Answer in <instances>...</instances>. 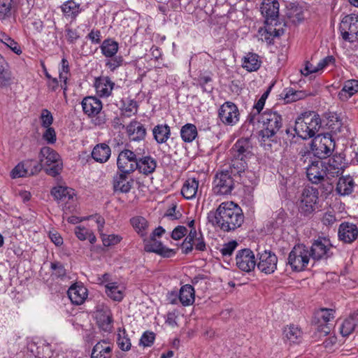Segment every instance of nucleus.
<instances>
[{"label":"nucleus","instance_id":"5","mask_svg":"<svg viewBox=\"0 0 358 358\" xmlns=\"http://www.w3.org/2000/svg\"><path fill=\"white\" fill-rule=\"evenodd\" d=\"M40 163L43 164L46 168V173L51 176H56L61 172L63 164L59 154L50 147H43L40 152Z\"/></svg>","mask_w":358,"mask_h":358},{"label":"nucleus","instance_id":"24","mask_svg":"<svg viewBox=\"0 0 358 358\" xmlns=\"http://www.w3.org/2000/svg\"><path fill=\"white\" fill-rule=\"evenodd\" d=\"M130 174L120 171L116 173L113 178V189L115 192L128 193L131 190L134 180L128 179Z\"/></svg>","mask_w":358,"mask_h":358},{"label":"nucleus","instance_id":"56","mask_svg":"<svg viewBox=\"0 0 358 358\" xmlns=\"http://www.w3.org/2000/svg\"><path fill=\"white\" fill-rule=\"evenodd\" d=\"M41 126L43 127H50L53 122V117L50 111L48 109H43L41 117Z\"/></svg>","mask_w":358,"mask_h":358},{"label":"nucleus","instance_id":"37","mask_svg":"<svg viewBox=\"0 0 358 358\" xmlns=\"http://www.w3.org/2000/svg\"><path fill=\"white\" fill-rule=\"evenodd\" d=\"M302 334L301 329L294 324L285 327L283 330L284 338L290 343H299L302 340Z\"/></svg>","mask_w":358,"mask_h":358},{"label":"nucleus","instance_id":"33","mask_svg":"<svg viewBox=\"0 0 358 358\" xmlns=\"http://www.w3.org/2000/svg\"><path fill=\"white\" fill-rule=\"evenodd\" d=\"M178 299L180 302L184 306H188L193 304L195 299L194 288L188 284L182 286L180 289Z\"/></svg>","mask_w":358,"mask_h":358},{"label":"nucleus","instance_id":"6","mask_svg":"<svg viewBox=\"0 0 358 358\" xmlns=\"http://www.w3.org/2000/svg\"><path fill=\"white\" fill-rule=\"evenodd\" d=\"M335 148V142L329 134H320L314 138L311 149L315 156L319 159L329 157Z\"/></svg>","mask_w":358,"mask_h":358},{"label":"nucleus","instance_id":"50","mask_svg":"<svg viewBox=\"0 0 358 358\" xmlns=\"http://www.w3.org/2000/svg\"><path fill=\"white\" fill-rule=\"evenodd\" d=\"M24 167L28 171V176L38 173L42 169V164L37 161L33 159H27L23 161Z\"/></svg>","mask_w":358,"mask_h":358},{"label":"nucleus","instance_id":"54","mask_svg":"<svg viewBox=\"0 0 358 358\" xmlns=\"http://www.w3.org/2000/svg\"><path fill=\"white\" fill-rule=\"evenodd\" d=\"M13 0H0V19L4 20L11 14Z\"/></svg>","mask_w":358,"mask_h":358},{"label":"nucleus","instance_id":"53","mask_svg":"<svg viewBox=\"0 0 358 358\" xmlns=\"http://www.w3.org/2000/svg\"><path fill=\"white\" fill-rule=\"evenodd\" d=\"M112 346L106 341L98 342L93 348L92 352L105 353L111 355Z\"/></svg>","mask_w":358,"mask_h":358},{"label":"nucleus","instance_id":"64","mask_svg":"<svg viewBox=\"0 0 358 358\" xmlns=\"http://www.w3.org/2000/svg\"><path fill=\"white\" fill-rule=\"evenodd\" d=\"M322 223L326 226H332L336 222V217L334 212L325 213L322 219Z\"/></svg>","mask_w":358,"mask_h":358},{"label":"nucleus","instance_id":"35","mask_svg":"<svg viewBox=\"0 0 358 358\" xmlns=\"http://www.w3.org/2000/svg\"><path fill=\"white\" fill-rule=\"evenodd\" d=\"M307 94L303 90H295L292 87L285 88L280 94L285 103H292L306 98Z\"/></svg>","mask_w":358,"mask_h":358},{"label":"nucleus","instance_id":"40","mask_svg":"<svg viewBox=\"0 0 358 358\" xmlns=\"http://www.w3.org/2000/svg\"><path fill=\"white\" fill-rule=\"evenodd\" d=\"M155 140L157 143L162 144L167 141L171 136L170 127L164 124H157L152 129Z\"/></svg>","mask_w":358,"mask_h":358},{"label":"nucleus","instance_id":"1","mask_svg":"<svg viewBox=\"0 0 358 358\" xmlns=\"http://www.w3.org/2000/svg\"><path fill=\"white\" fill-rule=\"evenodd\" d=\"M208 220L224 232L234 231L244 222L241 207L233 201L222 202L213 212L208 214Z\"/></svg>","mask_w":358,"mask_h":358},{"label":"nucleus","instance_id":"12","mask_svg":"<svg viewBox=\"0 0 358 358\" xmlns=\"http://www.w3.org/2000/svg\"><path fill=\"white\" fill-rule=\"evenodd\" d=\"M239 117L237 106L231 101L224 102L218 110V117L225 125H235L239 121Z\"/></svg>","mask_w":358,"mask_h":358},{"label":"nucleus","instance_id":"61","mask_svg":"<svg viewBox=\"0 0 358 358\" xmlns=\"http://www.w3.org/2000/svg\"><path fill=\"white\" fill-rule=\"evenodd\" d=\"M61 69L59 70V78L61 80L64 81V85L66 84L67 81V73L69 71V62L66 59L63 58L61 62Z\"/></svg>","mask_w":358,"mask_h":358},{"label":"nucleus","instance_id":"52","mask_svg":"<svg viewBox=\"0 0 358 358\" xmlns=\"http://www.w3.org/2000/svg\"><path fill=\"white\" fill-rule=\"evenodd\" d=\"M212 81V78L209 75L201 74L198 78L199 85L202 87L203 91L206 92L213 91Z\"/></svg>","mask_w":358,"mask_h":358},{"label":"nucleus","instance_id":"13","mask_svg":"<svg viewBox=\"0 0 358 358\" xmlns=\"http://www.w3.org/2000/svg\"><path fill=\"white\" fill-rule=\"evenodd\" d=\"M236 264L242 271L249 273L253 271L257 266L254 252L248 248L238 250L236 256Z\"/></svg>","mask_w":358,"mask_h":358},{"label":"nucleus","instance_id":"42","mask_svg":"<svg viewBox=\"0 0 358 358\" xmlns=\"http://www.w3.org/2000/svg\"><path fill=\"white\" fill-rule=\"evenodd\" d=\"M61 8L65 16L73 20H75L81 12L80 5L73 0L64 2Z\"/></svg>","mask_w":358,"mask_h":358},{"label":"nucleus","instance_id":"41","mask_svg":"<svg viewBox=\"0 0 358 358\" xmlns=\"http://www.w3.org/2000/svg\"><path fill=\"white\" fill-rule=\"evenodd\" d=\"M51 194L55 199L62 201L73 199L75 195L73 189L63 186L54 187L51 191Z\"/></svg>","mask_w":358,"mask_h":358},{"label":"nucleus","instance_id":"10","mask_svg":"<svg viewBox=\"0 0 358 358\" xmlns=\"http://www.w3.org/2000/svg\"><path fill=\"white\" fill-rule=\"evenodd\" d=\"M318 194V190L313 187H306L303 189L299 203L301 213L307 216L315 211Z\"/></svg>","mask_w":358,"mask_h":358},{"label":"nucleus","instance_id":"17","mask_svg":"<svg viewBox=\"0 0 358 358\" xmlns=\"http://www.w3.org/2000/svg\"><path fill=\"white\" fill-rule=\"evenodd\" d=\"M334 313L333 309L322 308L315 313L317 329L324 336L330 332L331 327L329 322L334 319Z\"/></svg>","mask_w":358,"mask_h":358},{"label":"nucleus","instance_id":"26","mask_svg":"<svg viewBox=\"0 0 358 358\" xmlns=\"http://www.w3.org/2000/svg\"><path fill=\"white\" fill-rule=\"evenodd\" d=\"M115 83L108 76H100L95 79L94 87L96 93L101 97H108L111 94Z\"/></svg>","mask_w":358,"mask_h":358},{"label":"nucleus","instance_id":"57","mask_svg":"<svg viewBox=\"0 0 358 358\" xmlns=\"http://www.w3.org/2000/svg\"><path fill=\"white\" fill-rule=\"evenodd\" d=\"M286 14L289 18L292 20L293 22L299 20L302 15L301 8L296 6L292 5L291 8L287 9Z\"/></svg>","mask_w":358,"mask_h":358},{"label":"nucleus","instance_id":"25","mask_svg":"<svg viewBox=\"0 0 358 358\" xmlns=\"http://www.w3.org/2000/svg\"><path fill=\"white\" fill-rule=\"evenodd\" d=\"M83 110L89 117H95L102 109L101 101L94 96H87L82 101Z\"/></svg>","mask_w":358,"mask_h":358},{"label":"nucleus","instance_id":"23","mask_svg":"<svg viewBox=\"0 0 358 358\" xmlns=\"http://www.w3.org/2000/svg\"><path fill=\"white\" fill-rule=\"evenodd\" d=\"M96 318L99 328L105 332H110L113 327V314L108 308H103L96 312Z\"/></svg>","mask_w":358,"mask_h":358},{"label":"nucleus","instance_id":"46","mask_svg":"<svg viewBox=\"0 0 358 358\" xmlns=\"http://www.w3.org/2000/svg\"><path fill=\"white\" fill-rule=\"evenodd\" d=\"M130 222L138 234L141 236H143L145 234V230L148 225L147 220L143 217H134L130 220Z\"/></svg>","mask_w":358,"mask_h":358},{"label":"nucleus","instance_id":"49","mask_svg":"<svg viewBox=\"0 0 358 358\" xmlns=\"http://www.w3.org/2000/svg\"><path fill=\"white\" fill-rule=\"evenodd\" d=\"M50 268L52 271V276L56 278L64 280L66 278V270L62 263L53 262L50 264Z\"/></svg>","mask_w":358,"mask_h":358},{"label":"nucleus","instance_id":"18","mask_svg":"<svg viewBox=\"0 0 358 358\" xmlns=\"http://www.w3.org/2000/svg\"><path fill=\"white\" fill-rule=\"evenodd\" d=\"M338 236L339 240L345 243H352L358 238V228L353 223L342 222L338 228Z\"/></svg>","mask_w":358,"mask_h":358},{"label":"nucleus","instance_id":"60","mask_svg":"<svg viewBox=\"0 0 358 358\" xmlns=\"http://www.w3.org/2000/svg\"><path fill=\"white\" fill-rule=\"evenodd\" d=\"M46 129L43 134V138L48 142V143H55L56 141V132L53 127H45Z\"/></svg>","mask_w":358,"mask_h":358},{"label":"nucleus","instance_id":"48","mask_svg":"<svg viewBox=\"0 0 358 358\" xmlns=\"http://www.w3.org/2000/svg\"><path fill=\"white\" fill-rule=\"evenodd\" d=\"M0 41L8 47L15 54L20 55L22 53L21 48L18 44L3 32H0Z\"/></svg>","mask_w":358,"mask_h":358},{"label":"nucleus","instance_id":"2","mask_svg":"<svg viewBox=\"0 0 358 358\" xmlns=\"http://www.w3.org/2000/svg\"><path fill=\"white\" fill-rule=\"evenodd\" d=\"M258 122L262 124L263 127L259 133L261 143L266 145L267 141H276L275 135L283 124L282 115L277 111L267 109L260 114Z\"/></svg>","mask_w":358,"mask_h":358},{"label":"nucleus","instance_id":"21","mask_svg":"<svg viewBox=\"0 0 358 358\" xmlns=\"http://www.w3.org/2000/svg\"><path fill=\"white\" fill-rule=\"evenodd\" d=\"M260 10L265 17V22L271 24L278 16L279 3L276 0H264L261 4Z\"/></svg>","mask_w":358,"mask_h":358},{"label":"nucleus","instance_id":"58","mask_svg":"<svg viewBox=\"0 0 358 358\" xmlns=\"http://www.w3.org/2000/svg\"><path fill=\"white\" fill-rule=\"evenodd\" d=\"M237 245L238 243L236 241H229L223 245L222 248L220 249V252L224 257L231 256Z\"/></svg>","mask_w":358,"mask_h":358},{"label":"nucleus","instance_id":"30","mask_svg":"<svg viewBox=\"0 0 358 358\" xmlns=\"http://www.w3.org/2000/svg\"><path fill=\"white\" fill-rule=\"evenodd\" d=\"M68 296L73 303L80 305L87 296V289L83 286L72 285L68 290Z\"/></svg>","mask_w":358,"mask_h":358},{"label":"nucleus","instance_id":"31","mask_svg":"<svg viewBox=\"0 0 358 358\" xmlns=\"http://www.w3.org/2000/svg\"><path fill=\"white\" fill-rule=\"evenodd\" d=\"M261 64L259 56L254 52L247 53L242 59V67L248 72L257 71Z\"/></svg>","mask_w":358,"mask_h":358},{"label":"nucleus","instance_id":"34","mask_svg":"<svg viewBox=\"0 0 358 358\" xmlns=\"http://www.w3.org/2000/svg\"><path fill=\"white\" fill-rule=\"evenodd\" d=\"M110 154V147L105 143H101L94 148L92 157L96 162L104 163L108 160Z\"/></svg>","mask_w":358,"mask_h":358},{"label":"nucleus","instance_id":"63","mask_svg":"<svg viewBox=\"0 0 358 358\" xmlns=\"http://www.w3.org/2000/svg\"><path fill=\"white\" fill-rule=\"evenodd\" d=\"M187 229L184 226L176 227L171 233V238L174 240H180L186 235Z\"/></svg>","mask_w":358,"mask_h":358},{"label":"nucleus","instance_id":"32","mask_svg":"<svg viewBox=\"0 0 358 358\" xmlns=\"http://www.w3.org/2000/svg\"><path fill=\"white\" fill-rule=\"evenodd\" d=\"M355 187V181L352 176H345L339 178L336 190L337 193L342 196L350 194Z\"/></svg>","mask_w":358,"mask_h":358},{"label":"nucleus","instance_id":"28","mask_svg":"<svg viewBox=\"0 0 358 358\" xmlns=\"http://www.w3.org/2000/svg\"><path fill=\"white\" fill-rule=\"evenodd\" d=\"M357 92L358 80L355 79L348 80L344 82L342 89L338 94V97L341 101H347Z\"/></svg>","mask_w":358,"mask_h":358},{"label":"nucleus","instance_id":"15","mask_svg":"<svg viewBox=\"0 0 358 358\" xmlns=\"http://www.w3.org/2000/svg\"><path fill=\"white\" fill-rule=\"evenodd\" d=\"M252 144L249 138H239L231 149V157L248 160L252 155Z\"/></svg>","mask_w":358,"mask_h":358},{"label":"nucleus","instance_id":"59","mask_svg":"<svg viewBox=\"0 0 358 358\" xmlns=\"http://www.w3.org/2000/svg\"><path fill=\"white\" fill-rule=\"evenodd\" d=\"M155 335L153 332L145 331L141 336L140 343L145 347L151 346L155 341Z\"/></svg>","mask_w":358,"mask_h":358},{"label":"nucleus","instance_id":"11","mask_svg":"<svg viewBox=\"0 0 358 358\" xmlns=\"http://www.w3.org/2000/svg\"><path fill=\"white\" fill-rule=\"evenodd\" d=\"M332 245L328 238L319 237L315 240L309 250L310 258L313 260L327 259L332 255Z\"/></svg>","mask_w":358,"mask_h":358},{"label":"nucleus","instance_id":"22","mask_svg":"<svg viewBox=\"0 0 358 358\" xmlns=\"http://www.w3.org/2000/svg\"><path fill=\"white\" fill-rule=\"evenodd\" d=\"M126 132L130 141H141L145 138L147 129L141 122L133 120L126 127Z\"/></svg>","mask_w":358,"mask_h":358},{"label":"nucleus","instance_id":"62","mask_svg":"<svg viewBox=\"0 0 358 358\" xmlns=\"http://www.w3.org/2000/svg\"><path fill=\"white\" fill-rule=\"evenodd\" d=\"M123 59L121 56L113 57L110 59L108 60L106 63V66L110 69V71H113L117 68L122 64Z\"/></svg>","mask_w":358,"mask_h":358},{"label":"nucleus","instance_id":"43","mask_svg":"<svg viewBox=\"0 0 358 358\" xmlns=\"http://www.w3.org/2000/svg\"><path fill=\"white\" fill-rule=\"evenodd\" d=\"M197 129L193 124L187 123L182 126L180 129L181 138L187 143L192 142L197 136Z\"/></svg>","mask_w":358,"mask_h":358},{"label":"nucleus","instance_id":"16","mask_svg":"<svg viewBox=\"0 0 358 358\" xmlns=\"http://www.w3.org/2000/svg\"><path fill=\"white\" fill-rule=\"evenodd\" d=\"M257 268L266 274L273 273L277 268L278 257L271 251L265 250L259 254Z\"/></svg>","mask_w":358,"mask_h":358},{"label":"nucleus","instance_id":"3","mask_svg":"<svg viewBox=\"0 0 358 358\" xmlns=\"http://www.w3.org/2000/svg\"><path fill=\"white\" fill-rule=\"evenodd\" d=\"M321 127L320 115L315 112L301 114L295 121L294 131L298 136L306 140L315 136Z\"/></svg>","mask_w":358,"mask_h":358},{"label":"nucleus","instance_id":"14","mask_svg":"<svg viewBox=\"0 0 358 358\" xmlns=\"http://www.w3.org/2000/svg\"><path fill=\"white\" fill-rule=\"evenodd\" d=\"M327 178L331 179L341 175L346 167L345 157L343 154L334 155L329 159V162L324 163Z\"/></svg>","mask_w":358,"mask_h":358},{"label":"nucleus","instance_id":"51","mask_svg":"<svg viewBox=\"0 0 358 358\" xmlns=\"http://www.w3.org/2000/svg\"><path fill=\"white\" fill-rule=\"evenodd\" d=\"M122 240V237L117 234H101V241L105 247H110L118 244Z\"/></svg>","mask_w":358,"mask_h":358},{"label":"nucleus","instance_id":"47","mask_svg":"<svg viewBox=\"0 0 358 358\" xmlns=\"http://www.w3.org/2000/svg\"><path fill=\"white\" fill-rule=\"evenodd\" d=\"M117 344L123 351H128L131 349V343L125 329L119 330L117 338Z\"/></svg>","mask_w":358,"mask_h":358},{"label":"nucleus","instance_id":"36","mask_svg":"<svg viewBox=\"0 0 358 358\" xmlns=\"http://www.w3.org/2000/svg\"><path fill=\"white\" fill-rule=\"evenodd\" d=\"M13 80L12 73L8 64L0 55V87H4L10 85Z\"/></svg>","mask_w":358,"mask_h":358},{"label":"nucleus","instance_id":"27","mask_svg":"<svg viewBox=\"0 0 358 358\" xmlns=\"http://www.w3.org/2000/svg\"><path fill=\"white\" fill-rule=\"evenodd\" d=\"M157 161L151 156L141 155L138 158V168L136 170L144 175H150L155 171Z\"/></svg>","mask_w":358,"mask_h":358},{"label":"nucleus","instance_id":"20","mask_svg":"<svg viewBox=\"0 0 358 358\" xmlns=\"http://www.w3.org/2000/svg\"><path fill=\"white\" fill-rule=\"evenodd\" d=\"M306 174L308 180L313 183L320 182L327 177L324 163L319 160L312 162L306 168Z\"/></svg>","mask_w":358,"mask_h":358},{"label":"nucleus","instance_id":"45","mask_svg":"<svg viewBox=\"0 0 358 358\" xmlns=\"http://www.w3.org/2000/svg\"><path fill=\"white\" fill-rule=\"evenodd\" d=\"M107 295L114 301H120L124 294L116 282H110L106 285Z\"/></svg>","mask_w":358,"mask_h":358},{"label":"nucleus","instance_id":"55","mask_svg":"<svg viewBox=\"0 0 358 358\" xmlns=\"http://www.w3.org/2000/svg\"><path fill=\"white\" fill-rule=\"evenodd\" d=\"M27 172L28 171L24 167L23 162H22L15 166L10 173V176L13 178L26 177L28 176Z\"/></svg>","mask_w":358,"mask_h":358},{"label":"nucleus","instance_id":"29","mask_svg":"<svg viewBox=\"0 0 358 358\" xmlns=\"http://www.w3.org/2000/svg\"><path fill=\"white\" fill-rule=\"evenodd\" d=\"M231 157V164L229 169H227L226 171H229V173L234 176H240L241 178L242 182L245 184V181L243 179L242 174H245V171L248 168V160L242 158Z\"/></svg>","mask_w":358,"mask_h":358},{"label":"nucleus","instance_id":"44","mask_svg":"<svg viewBox=\"0 0 358 358\" xmlns=\"http://www.w3.org/2000/svg\"><path fill=\"white\" fill-rule=\"evenodd\" d=\"M118 43L113 39L108 38L101 45L102 54L106 57H113L118 50Z\"/></svg>","mask_w":358,"mask_h":358},{"label":"nucleus","instance_id":"8","mask_svg":"<svg viewBox=\"0 0 358 358\" xmlns=\"http://www.w3.org/2000/svg\"><path fill=\"white\" fill-rule=\"evenodd\" d=\"M344 41L354 43L358 41V15H345L341 20L339 27Z\"/></svg>","mask_w":358,"mask_h":358},{"label":"nucleus","instance_id":"4","mask_svg":"<svg viewBox=\"0 0 358 358\" xmlns=\"http://www.w3.org/2000/svg\"><path fill=\"white\" fill-rule=\"evenodd\" d=\"M145 154V144L136 148L124 149L117 159V167L120 172L132 173L138 168V158Z\"/></svg>","mask_w":358,"mask_h":358},{"label":"nucleus","instance_id":"7","mask_svg":"<svg viewBox=\"0 0 358 358\" xmlns=\"http://www.w3.org/2000/svg\"><path fill=\"white\" fill-rule=\"evenodd\" d=\"M309 260V249L303 244L295 245L288 257V264L292 269L295 271L304 270L308 264Z\"/></svg>","mask_w":358,"mask_h":358},{"label":"nucleus","instance_id":"19","mask_svg":"<svg viewBox=\"0 0 358 358\" xmlns=\"http://www.w3.org/2000/svg\"><path fill=\"white\" fill-rule=\"evenodd\" d=\"M144 250L148 252H155L166 258L171 257L176 254L174 250L164 246L161 241L154 237H150V240L145 242Z\"/></svg>","mask_w":358,"mask_h":358},{"label":"nucleus","instance_id":"38","mask_svg":"<svg viewBox=\"0 0 358 358\" xmlns=\"http://www.w3.org/2000/svg\"><path fill=\"white\" fill-rule=\"evenodd\" d=\"M198 187L199 181L196 178H188L182 185L181 194L185 199H192L196 196Z\"/></svg>","mask_w":358,"mask_h":358},{"label":"nucleus","instance_id":"9","mask_svg":"<svg viewBox=\"0 0 358 358\" xmlns=\"http://www.w3.org/2000/svg\"><path fill=\"white\" fill-rule=\"evenodd\" d=\"M233 177L229 171L224 170L217 173L213 180V192L219 195L230 194L235 185Z\"/></svg>","mask_w":358,"mask_h":358},{"label":"nucleus","instance_id":"39","mask_svg":"<svg viewBox=\"0 0 358 358\" xmlns=\"http://www.w3.org/2000/svg\"><path fill=\"white\" fill-rule=\"evenodd\" d=\"M340 331L343 336H348L354 331H358V317L357 315H350L345 319L341 327Z\"/></svg>","mask_w":358,"mask_h":358}]
</instances>
